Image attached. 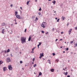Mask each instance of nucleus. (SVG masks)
<instances>
[{
    "mask_svg": "<svg viewBox=\"0 0 77 77\" xmlns=\"http://www.w3.org/2000/svg\"><path fill=\"white\" fill-rule=\"evenodd\" d=\"M26 38H24L23 37H22L21 38V41L22 42V44H24V43L26 42Z\"/></svg>",
    "mask_w": 77,
    "mask_h": 77,
    "instance_id": "1",
    "label": "nucleus"
},
{
    "mask_svg": "<svg viewBox=\"0 0 77 77\" xmlns=\"http://www.w3.org/2000/svg\"><path fill=\"white\" fill-rule=\"evenodd\" d=\"M11 66V65H10L8 66V68L9 70H10L11 71L12 70V67Z\"/></svg>",
    "mask_w": 77,
    "mask_h": 77,
    "instance_id": "2",
    "label": "nucleus"
},
{
    "mask_svg": "<svg viewBox=\"0 0 77 77\" xmlns=\"http://www.w3.org/2000/svg\"><path fill=\"white\" fill-rule=\"evenodd\" d=\"M6 60L7 62L8 63H9V62H11V60L9 57L7 58Z\"/></svg>",
    "mask_w": 77,
    "mask_h": 77,
    "instance_id": "3",
    "label": "nucleus"
},
{
    "mask_svg": "<svg viewBox=\"0 0 77 77\" xmlns=\"http://www.w3.org/2000/svg\"><path fill=\"white\" fill-rule=\"evenodd\" d=\"M16 17L17 18H18V19H19V20H20V19H21L22 18L21 17H20V15L19 14H18L17 15H16Z\"/></svg>",
    "mask_w": 77,
    "mask_h": 77,
    "instance_id": "4",
    "label": "nucleus"
},
{
    "mask_svg": "<svg viewBox=\"0 0 77 77\" xmlns=\"http://www.w3.org/2000/svg\"><path fill=\"white\" fill-rule=\"evenodd\" d=\"M5 32V29H3L2 30V33H3V34H5V33H4V32Z\"/></svg>",
    "mask_w": 77,
    "mask_h": 77,
    "instance_id": "5",
    "label": "nucleus"
},
{
    "mask_svg": "<svg viewBox=\"0 0 77 77\" xmlns=\"http://www.w3.org/2000/svg\"><path fill=\"white\" fill-rule=\"evenodd\" d=\"M3 71L4 72L6 71V67H4L3 68Z\"/></svg>",
    "mask_w": 77,
    "mask_h": 77,
    "instance_id": "6",
    "label": "nucleus"
},
{
    "mask_svg": "<svg viewBox=\"0 0 77 77\" xmlns=\"http://www.w3.org/2000/svg\"><path fill=\"white\" fill-rule=\"evenodd\" d=\"M42 24L44 25V26H45L46 25V22H43L42 23Z\"/></svg>",
    "mask_w": 77,
    "mask_h": 77,
    "instance_id": "7",
    "label": "nucleus"
},
{
    "mask_svg": "<svg viewBox=\"0 0 77 77\" xmlns=\"http://www.w3.org/2000/svg\"><path fill=\"white\" fill-rule=\"evenodd\" d=\"M40 56L42 57H43V56H44V54L43 53H42V54L40 53Z\"/></svg>",
    "mask_w": 77,
    "mask_h": 77,
    "instance_id": "8",
    "label": "nucleus"
},
{
    "mask_svg": "<svg viewBox=\"0 0 77 77\" xmlns=\"http://www.w3.org/2000/svg\"><path fill=\"white\" fill-rule=\"evenodd\" d=\"M41 27H42L43 28H45V26L42 23L41 25Z\"/></svg>",
    "mask_w": 77,
    "mask_h": 77,
    "instance_id": "9",
    "label": "nucleus"
},
{
    "mask_svg": "<svg viewBox=\"0 0 77 77\" xmlns=\"http://www.w3.org/2000/svg\"><path fill=\"white\" fill-rule=\"evenodd\" d=\"M50 71L51 72H54V69H52L50 70Z\"/></svg>",
    "mask_w": 77,
    "mask_h": 77,
    "instance_id": "10",
    "label": "nucleus"
},
{
    "mask_svg": "<svg viewBox=\"0 0 77 77\" xmlns=\"http://www.w3.org/2000/svg\"><path fill=\"white\" fill-rule=\"evenodd\" d=\"M5 25H6V23H2V26H5Z\"/></svg>",
    "mask_w": 77,
    "mask_h": 77,
    "instance_id": "11",
    "label": "nucleus"
},
{
    "mask_svg": "<svg viewBox=\"0 0 77 77\" xmlns=\"http://www.w3.org/2000/svg\"><path fill=\"white\" fill-rule=\"evenodd\" d=\"M52 2L53 3L54 5L55 4V3H56V1L54 0L53 1H52Z\"/></svg>",
    "mask_w": 77,
    "mask_h": 77,
    "instance_id": "12",
    "label": "nucleus"
},
{
    "mask_svg": "<svg viewBox=\"0 0 77 77\" xmlns=\"http://www.w3.org/2000/svg\"><path fill=\"white\" fill-rule=\"evenodd\" d=\"M41 44H42V43L41 42L39 43V44L38 45V48H39V45H41Z\"/></svg>",
    "mask_w": 77,
    "mask_h": 77,
    "instance_id": "13",
    "label": "nucleus"
},
{
    "mask_svg": "<svg viewBox=\"0 0 77 77\" xmlns=\"http://www.w3.org/2000/svg\"><path fill=\"white\" fill-rule=\"evenodd\" d=\"M30 39H31V37L29 36V38L28 41H30Z\"/></svg>",
    "mask_w": 77,
    "mask_h": 77,
    "instance_id": "14",
    "label": "nucleus"
},
{
    "mask_svg": "<svg viewBox=\"0 0 77 77\" xmlns=\"http://www.w3.org/2000/svg\"><path fill=\"white\" fill-rule=\"evenodd\" d=\"M64 75H67V74H68V72H66V73L64 72Z\"/></svg>",
    "mask_w": 77,
    "mask_h": 77,
    "instance_id": "15",
    "label": "nucleus"
},
{
    "mask_svg": "<svg viewBox=\"0 0 77 77\" xmlns=\"http://www.w3.org/2000/svg\"><path fill=\"white\" fill-rule=\"evenodd\" d=\"M62 18L63 19V20L65 19V17H63V16L62 17Z\"/></svg>",
    "mask_w": 77,
    "mask_h": 77,
    "instance_id": "16",
    "label": "nucleus"
},
{
    "mask_svg": "<svg viewBox=\"0 0 77 77\" xmlns=\"http://www.w3.org/2000/svg\"><path fill=\"white\" fill-rule=\"evenodd\" d=\"M48 61L49 62L48 63H49L50 64H51V61H50V60H48Z\"/></svg>",
    "mask_w": 77,
    "mask_h": 77,
    "instance_id": "17",
    "label": "nucleus"
},
{
    "mask_svg": "<svg viewBox=\"0 0 77 77\" xmlns=\"http://www.w3.org/2000/svg\"><path fill=\"white\" fill-rule=\"evenodd\" d=\"M17 14H18V12L16 11L15 13V15H16V16L17 15Z\"/></svg>",
    "mask_w": 77,
    "mask_h": 77,
    "instance_id": "18",
    "label": "nucleus"
},
{
    "mask_svg": "<svg viewBox=\"0 0 77 77\" xmlns=\"http://www.w3.org/2000/svg\"><path fill=\"white\" fill-rule=\"evenodd\" d=\"M10 51V50L9 49H8L7 50V53H8V52H9Z\"/></svg>",
    "mask_w": 77,
    "mask_h": 77,
    "instance_id": "19",
    "label": "nucleus"
},
{
    "mask_svg": "<svg viewBox=\"0 0 77 77\" xmlns=\"http://www.w3.org/2000/svg\"><path fill=\"white\" fill-rule=\"evenodd\" d=\"M29 2H30V1H27V5H29Z\"/></svg>",
    "mask_w": 77,
    "mask_h": 77,
    "instance_id": "20",
    "label": "nucleus"
},
{
    "mask_svg": "<svg viewBox=\"0 0 77 77\" xmlns=\"http://www.w3.org/2000/svg\"><path fill=\"white\" fill-rule=\"evenodd\" d=\"M42 75V73H41V72H40L39 73V75Z\"/></svg>",
    "mask_w": 77,
    "mask_h": 77,
    "instance_id": "21",
    "label": "nucleus"
},
{
    "mask_svg": "<svg viewBox=\"0 0 77 77\" xmlns=\"http://www.w3.org/2000/svg\"><path fill=\"white\" fill-rule=\"evenodd\" d=\"M3 63V62L2 61H0V63L1 64H2Z\"/></svg>",
    "mask_w": 77,
    "mask_h": 77,
    "instance_id": "22",
    "label": "nucleus"
},
{
    "mask_svg": "<svg viewBox=\"0 0 77 77\" xmlns=\"http://www.w3.org/2000/svg\"><path fill=\"white\" fill-rule=\"evenodd\" d=\"M71 30H72V29H70L69 30V32H71Z\"/></svg>",
    "mask_w": 77,
    "mask_h": 77,
    "instance_id": "23",
    "label": "nucleus"
},
{
    "mask_svg": "<svg viewBox=\"0 0 77 77\" xmlns=\"http://www.w3.org/2000/svg\"><path fill=\"white\" fill-rule=\"evenodd\" d=\"M55 61H56L57 62H59V60L58 59H57L55 60Z\"/></svg>",
    "mask_w": 77,
    "mask_h": 77,
    "instance_id": "24",
    "label": "nucleus"
},
{
    "mask_svg": "<svg viewBox=\"0 0 77 77\" xmlns=\"http://www.w3.org/2000/svg\"><path fill=\"white\" fill-rule=\"evenodd\" d=\"M36 66V64H35L34 65H33V67H35V66Z\"/></svg>",
    "mask_w": 77,
    "mask_h": 77,
    "instance_id": "25",
    "label": "nucleus"
},
{
    "mask_svg": "<svg viewBox=\"0 0 77 77\" xmlns=\"http://www.w3.org/2000/svg\"><path fill=\"white\" fill-rule=\"evenodd\" d=\"M59 20H60V19H58L57 20V22H59Z\"/></svg>",
    "mask_w": 77,
    "mask_h": 77,
    "instance_id": "26",
    "label": "nucleus"
},
{
    "mask_svg": "<svg viewBox=\"0 0 77 77\" xmlns=\"http://www.w3.org/2000/svg\"><path fill=\"white\" fill-rule=\"evenodd\" d=\"M41 10H42V9H41V8H40L39 9V11H41Z\"/></svg>",
    "mask_w": 77,
    "mask_h": 77,
    "instance_id": "27",
    "label": "nucleus"
},
{
    "mask_svg": "<svg viewBox=\"0 0 77 77\" xmlns=\"http://www.w3.org/2000/svg\"><path fill=\"white\" fill-rule=\"evenodd\" d=\"M53 56H55V53H53V54H52Z\"/></svg>",
    "mask_w": 77,
    "mask_h": 77,
    "instance_id": "28",
    "label": "nucleus"
},
{
    "mask_svg": "<svg viewBox=\"0 0 77 77\" xmlns=\"http://www.w3.org/2000/svg\"><path fill=\"white\" fill-rule=\"evenodd\" d=\"M35 58H33V59L32 60H33V62H34V61H35Z\"/></svg>",
    "mask_w": 77,
    "mask_h": 77,
    "instance_id": "29",
    "label": "nucleus"
},
{
    "mask_svg": "<svg viewBox=\"0 0 77 77\" xmlns=\"http://www.w3.org/2000/svg\"><path fill=\"white\" fill-rule=\"evenodd\" d=\"M42 33H44V31H42Z\"/></svg>",
    "mask_w": 77,
    "mask_h": 77,
    "instance_id": "30",
    "label": "nucleus"
},
{
    "mask_svg": "<svg viewBox=\"0 0 77 77\" xmlns=\"http://www.w3.org/2000/svg\"><path fill=\"white\" fill-rule=\"evenodd\" d=\"M27 30V29H26L25 30L24 32H26V31Z\"/></svg>",
    "mask_w": 77,
    "mask_h": 77,
    "instance_id": "31",
    "label": "nucleus"
},
{
    "mask_svg": "<svg viewBox=\"0 0 77 77\" xmlns=\"http://www.w3.org/2000/svg\"><path fill=\"white\" fill-rule=\"evenodd\" d=\"M20 63H23V61H20Z\"/></svg>",
    "mask_w": 77,
    "mask_h": 77,
    "instance_id": "32",
    "label": "nucleus"
},
{
    "mask_svg": "<svg viewBox=\"0 0 77 77\" xmlns=\"http://www.w3.org/2000/svg\"><path fill=\"white\" fill-rule=\"evenodd\" d=\"M74 45L76 46V47H77V43H76L75 44H74Z\"/></svg>",
    "mask_w": 77,
    "mask_h": 77,
    "instance_id": "33",
    "label": "nucleus"
},
{
    "mask_svg": "<svg viewBox=\"0 0 77 77\" xmlns=\"http://www.w3.org/2000/svg\"><path fill=\"white\" fill-rule=\"evenodd\" d=\"M34 53V52L33 51H32L31 52V53Z\"/></svg>",
    "mask_w": 77,
    "mask_h": 77,
    "instance_id": "34",
    "label": "nucleus"
},
{
    "mask_svg": "<svg viewBox=\"0 0 77 77\" xmlns=\"http://www.w3.org/2000/svg\"><path fill=\"white\" fill-rule=\"evenodd\" d=\"M38 14H39V15H41V14L39 12V13H38Z\"/></svg>",
    "mask_w": 77,
    "mask_h": 77,
    "instance_id": "35",
    "label": "nucleus"
},
{
    "mask_svg": "<svg viewBox=\"0 0 77 77\" xmlns=\"http://www.w3.org/2000/svg\"><path fill=\"white\" fill-rule=\"evenodd\" d=\"M35 20H38V17H36Z\"/></svg>",
    "mask_w": 77,
    "mask_h": 77,
    "instance_id": "36",
    "label": "nucleus"
},
{
    "mask_svg": "<svg viewBox=\"0 0 77 77\" xmlns=\"http://www.w3.org/2000/svg\"><path fill=\"white\" fill-rule=\"evenodd\" d=\"M48 32H47L45 34L46 35H47V34H48Z\"/></svg>",
    "mask_w": 77,
    "mask_h": 77,
    "instance_id": "37",
    "label": "nucleus"
},
{
    "mask_svg": "<svg viewBox=\"0 0 77 77\" xmlns=\"http://www.w3.org/2000/svg\"><path fill=\"white\" fill-rule=\"evenodd\" d=\"M73 43V41H71V44H72Z\"/></svg>",
    "mask_w": 77,
    "mask_h": 77,
    "instance_id": "38",
    "label": "nucleus"
},
{
    "mask_svg": "<svg viewBox=\"0 0 77 77\" xmlns=\"http://www.w3.org/2000/svg\"><path fill=\"white\" fill-rule=\"evenodd\" d=\"M42 56H40L39 57V59H41V58H42Z\"/></svg>",
    "mask_w": 77,
    "mask_h": 77,
    "instance_id": "39",
    "label": "nucleus"
},
{
    "mask_svg": "<svg viewBox=\"0 0 77 77\" xmlns=\"http://www.w3.org/2000/svg\"><path fill=\"white\" fill-rule=\"evenodd\" d=\"M4 51V53H5L7 52V51Z\"/></svg>",
    "mask_w": 77,
    "mask_h": 77,
    "instance_id": "40",
    "label": "nucleus"
},
{
    "mask_svg": "<svg viewBox=\"0 0 77 77\" xmlns=\"http://www.w3.org/2000/svg\"><path fill=\"white\" fill-rule=\"evenodd\" d=\"M75 30H77V27H75Z\"/></svg>",
    "mask_w": 77,
    "mask_h": 77,
    "instance_id": "41",
    "label": "nucleus"
},
{
    "mask_svg": "<svg viewBox=\"0 0 77 77\" xmlns=\"http://www.w3.org/2000/svg\"><path fill=\"white\" fill-rule=\"evenodd\" d=\"M12 6H13V5L11 4V7H12Z\"/></svg>",
    "mask_w": 77,
    "mask_h": 77,
    "instance_id": "42",
    "label": "nucleus"
},
{
    "mask_svg": "<svg viewBox=\"0 0 77 77\" xmlns=\"http://www.w3.org/2000/svg\"><path fill=\"white\" fill-rule=\"evenodd\" d=\"M54 28H53V29H52V31H54Z\"/></svg>",
    "mask_w": 77,
    "mask_h": 77,
    "instance_id": "43",
    "label": "nucleus"
},
{
    "mask_svg": "<svg viewBox=\"0 0 77 77\" xmlns=\"http://www.w3.org/2000/svg\"><path fill=\"white\" fill-rule=\"evenodd\" d=\"M63 32H61V34H63Z\"/></svg>",
    "mask_w": 77,
    "mask_h": 77,
    "instance_id": "44",
    "label": "nucleus"
},
{
    "mask_svg": "<svg viewBox=\"0 0 77 77\" xmlns=\"http://www.w3.org/2000/svg\"><path fill=\"white\" fill-rule=\"evenodd\" d=\"M67 77H70V75H68L67 76Z\"/></svg>",
    "mask_w": 77,
    "mask_h": 77,
    "instance_id": "45",
    "label": "nucleus"
},
{
    "mask_svg": "<svg viewBox=\"0 0 77 77\" xmlns=\"http://www.w3.org/2000/svg\"><path fill=\"white\" fill-rule=\"evenodd\" d=\"M11 57H13V56H12V54H11Z\"/></svg>",
    "mask_w": 77,
    "mask_h": 77,
    "instance_id": "46",
    "label": "nucleus"
},
{
    "mask_svg": "<svg viewBox=\"0 0 77 77\" xmlns=\"http://www.w3.org/2000/svg\"><path fill=\"white\" fill-rule=\"evenodd\" d=\"M68 50V48H66V50L67 51V50Z\"/></svg>",
    "mask_w": 77,
    "mask_h": 77,
    "instance_id": "47",
    "label": "nucleus"
},
{
    "mask_svg": "<svg viewBox=\"0 0 77 77\" xmlns=\"http://www.w3.org/2000/svg\"><path fill=\"white\" fill-rule=\"evenodd\" d=\"M35 2H38V0H35Z\"/></svg>",
    "mask_w": 77,
    "mask_h": 77,
    "instance_id": "48",
    "label": "nucleus"
},
{
    "mask_svg": "<svg viewBox=\"0 0 77 77\" xmlns=\"http://www.w3.org/2000/svg\"><path fill=\"white\" fill-rule=\"evenodd\" d=\"M20 8L21 9V10H23L22 8V7H20Z\"/></svg>",
    "mask_w": 77,
    "mask_h": 77,
    "instance_id": "49",
    "label": "nucleus"
},
{
    "mask_svg": "<svg viewBox=\"0 0 77 77\" xmlns=\"http://www.w3.org/2000/svg\"><path fill=\"white\" fill-rule=\"evenodd\" d=\"M22 69H23V70H24V68H22Z\"/></svg>",
    "mask_w": 77,
    "mask_h": 77,
    "instance_id": "50",
    "label": "nucleus"
},
{
    "mask_svg": "<svg viewBox=\"0 0 77 77\" xmlns=\"http://www.w3.org/2000/svg\"><path fill=\"white\" fill-rule=\"evenodd\" d=\"M57 40H58V39H56L55 41H57Z\"/></svg>",
    "mask_w": 77,
    "mask_h": 77,
    "instance_id": "51",
    "label": "nucleus"
},
{
    "mask_svg": "<svg viewBox=\"0 0 77 77\" xmlns=\"http://www.w3.org/2000/svg\"><path fill=\"white\" fill-rule=\"evenodd\" d=\"M14 21H15V22H16V19H15L14 20Z\"/></svg>",
    "mask_w": 77,
    "mask_h": 77,
    "instance_id": "52",
    "label": "nucleus"
},
{
    "mask_svg": "<svg viewBox=\"0 0 77 77\" xmlns=\"http://www.w3.org/2000/svg\"><path fill=\"white\" fill-rule=\"evenodd\" d=\"M70 34H71V32H69V35H70Z\"/></svg>",
    "mask_w": 77,
    "mask_h": 77,
    "instance_id": "53",
    "label": "nucleus"
},
{
    "mask_svg": "<svg viewBox=\"0 0 77 77\" xmlns=\"http://www.w3.org/2000/svg\"><path fill=\"white\" fill-rule=\"evenodd\" d=\"M60 41H62V39H60Z\"/></svg>",
    "mask_w": 77,
    "mask_h": 77,
    "instance_id": "54",
    "label": "nucleus"
},
{
    "mask_svg": "<svg viewBox=\"0 0 77 77\" xmlns=\"http://www.w3.org/2000/svg\"><path fill=\"white\" fill-rule=\"evenodd\" d=\"M15 24H17V23H15Z\"/></svg>",
    "mask_w": 77,
    "mask_h": 77,
    "instance_id": "55",
    "label": "nucleus"
},
{
    "mask_svg": "<svg viewBox=\"0 0 77 77\" xmlns=\"http://www.w3.org/2000/svg\"><path fill=\"white\" fill-rule=\"evenodd\" d=\"M57 17L55 18V19L57 20Z\"/></svg>",
    "mask_w": 77,
    "mask_h": 77,
    "instance_id": "56",
    "label": "nucleus"
},
{
    "mask_svg": "<svg viewBox=\"0 0 77 77\" xmlns=\"http://www.w3.org/2000/svg\"><path fill=\"white\" fill-rule=\"evenodd\" d=\"M68 25H69V23H68L67 24V25L68 26Z\"/></svg>",
    "mask_w": 77,
    "mask_h": 77,
    "instance_id": "57",
    "label": "nucleus"
},
{
    "mask_svg": "<svg viewBox=\"0 0 77 77\" xmlns=\"http://www.w3.org/2000/svg\"><path fill=\"white\" fill-rule=\"evenodd\" d=\"M33 50H34V49L33 48L32 49V51H33Z\"/></svg>",
    "mask_w": 77,
    "mask_h": 77,
    "instance_id": "58",
    "label": "nucleus"
},
{
    "mask_svg": "<svg viewBox=\"0 0 77 77\" xmlns=\"http://www.w3.org/2000/svg\"><path fill=\"white\" fill-rule=\"evenodd\" d=\"M34 62H33L32 63V64L33 65V63H33Z\"/></svg>",
    "mask_w": 77,
    "mask_h": 77,
    "instance_id": "59",
    "label": "nucleus"
},
{
    "mask_svg": "<svg viewBox=\"0 0 77 77\" xmlns=\"http://www.w3.org/2000/svg\"><path fill=\"white\" fill-rule=\"evenodd\" d=\"M48 1H51V0H48Z\"/></svg>",
    "mask_w": 77,
    "mask_h": 77,
    "instance_id": "60",
    "label": "nucleus"
},
{
    "mask_svg": "<svg viewBox=\"0 0 77 77\" xmlns=\"http://www.w3.org/2000/svg\"><path fill=\"white\" fill-rule=\"evenodd\" d=\"M36 48L35 47V48H33V49H35V48Z\"/></svg>",
    "mask_w": 77,
    "mask_h": 77,
    "instance_id": "61",
    "label": "nucleus"
},
{
    "mask_svg": "<svg viewBox=\"0 0 77 77\" xmlns=\"http://www.w3.org/2000/svg\"><path fill=\"white\" fill-rule=\"evenodd\" d=\"M25 66H27V64H26V65H25Z\"/></svg>",
    "mask_w": 77,
    "mask_h": 77,
    "instance_id": "62",
    "label": "nucleus"
},
{
    "mask_svg": "<svg viewBox=\"0 0 77 77\" xmlns=\"http://www.w3.org/2000/svg\"><path fill=\"white\" fill-rule=\"evenodd\" d=\"M54 13H56V11H54Z\"/></svg>",
    "mask_w": 77,
    "mask_h": 77,
    "instance_id": "63",
    "label": "nucleus"
},
{
    "mask_svg": "<svg viewBox=\"0 0 77 77\" xmlns=\"http://www.w3.org/2000/svg\"><path fill=\"white\" fill-rule=\"evenodd\" d=\"M63 53H65V51H63Z\"/></svg>",
    "mask_w": 77,
    "mask_h": 77,
    "instance_id": "64",
    "label": "nucleus"
}]
</instances>
